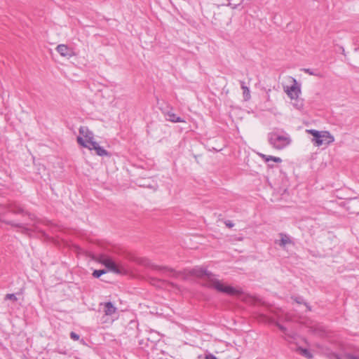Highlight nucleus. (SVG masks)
Wrapping results in <instances>:
<instances>
[{
    "label": "nucleus",
    "mask_w": 359,
    "mask_h": 359,
    "mask_svg": "<svg viewBox=\"0 0 359 359\" xmlns=\"http://www.w3.org/2000/svg\"><path fill=\"white\" fill-rule=\"evenodd\" d=\"M77 142L81 145L83 147H86L89 149L90 150H95L97 155L100 156H109V152L104 149L102 147H100L99 144L97 142H91L90 144H86V142L84 141V139L81 137L78 136L77 138Z\"/></svg>",
    "instance_id": "4"
},
{
    "label": "nucleus",
    "mask_w": 359,
    "mask_h": 359,
    "mask_svg": "<svg viewBox=\"0 0 359 359\" xmlns=\"http://www.w3.org/2000/svg\"><path fill=\"white\" fill-rule=\"evenodd\" d=\"M79 133L85 137L84 141L88 144H90L91 142L94 141V135L86 126H81L79 128Z\"/></svg>",
    "instance_id": "6"
},
{
    "label": "nucleus",
    "mask_w": 359,
    "mask_h": 359,
    "mask_svg": "<svg viewBox=\"0 0 359 359\" xmlns=\"http://www.w3.org/2000/svg\"><path fill=\"white\" fill-rule=\"evenodd\" d=\"M294 301L298 303V304H304L305 306L309 309V310H311V308L310 306L308 305L307 303L306 302H304V299L302 297H295L294 299Z\"/></svg>",
    "instance_id": "23"
},
{
    "label": "nucleus",
    "mask_w": 359,
    "mask_h": 359,
    "mask_svg": "<svg viewBox=\"0 0 359 359\" xmlns=\"http://www.w3.org/2000/svg\"><path fill=\"white\" fill-rule=\"evenodd\" d=\"M279 236L280 239L275 241V243L279 246L285 248L287 244H294L293 241L288 235L284 233H280Z\"/></svg>",
    "instance_id": "9"
},
{
    "label": "nucleus",
    "mask_w": 359,
    "mask_h": 359,
    "mask_svg": "<svg viewBox=\"0 0 359 359\" xmlns=\"http://www.w3.org/2000/svg\"><path fill=\"white\" fill-rule=\"evenodd\" d=\"M268 140L269 144L276 149H283L288 146L292 140L289 135H280L276 132L271 133L269 134Z\"/></svg>",
    "instance_id": "2"
},
{
    "label": "nucleus",
    "mask_w": 359,
    "mask_h": 359,
    "mask_svg": "<svg viewBox=\"0 0 359 359\" xmlns=\"http://www.w3.org/2000/svg\"><path fill=\"white\" fill-rule=\"evenodd\" d=\"M241 88L243 90V97L245 100H248L250 98V93L249 88L245 86L244 81H241Z\"/></svg>",
    "instance_id": "18"
},
{
    "label": "nucleus",
    "mask_w": 359,
    "mask_h": 359,
    "mask_svg": "<svg viewBox=\"0 0 359 359\" xmlns=\"http://www.w3.org/2000/svg\"><path fill=\"white\" fill-rule=\"evenodd\" d=\"M56 50L63 57H71L73 55L72 50L67 45L60 44L56 47Z\"/></svg>",
    "instance_id": "8"
},
{
    "label": "nucleus",
    "mask_w": 359,
    "mask_h": 359,
    "mask_svg": "<svg viewBox=\"0 0 359 359\" xmlns=\"http://www.w3.org/2000/svg\"><path fill=\"white\" fill-rule=\"evenodd\" d=\"M4 299H5V300L10 299V300H12L13 302H16L17 299H18L15 294H7L5 296Z\"/></svg>",
    "instance_id": "24"
},
{
    "label": "nucleus",
    "mask_w": 359,
    "mask_h": 359,
    "mask_svg": "<svg viewBox=\"0 0 359 359\" xmlns=\"http://www.w3.org/2000/svg\"><path fill=\"white\" fill-rule=\"evenodd\" d=\"M305 73L309 74V75H313L317 76H320V73H317L316 71L309 69V68H304L302 69Z\"/></svg>",
    "instance_id": "21"
},
{
    "label": "nucleus",
    "mask_w": 359,
    "mask_h": 359,
    "mask_svg": "<svg viewBox=\"0 0 359 359\" xmlns=\"http://www.w3.org/2000/svg\"><path fill=\"white\" fill-rule=\"evenodd\" d=\"M99 262L104 265L110 271L120 274L122 273L124 269L119 266L108 255L101 254L99 256Z\"/></svg>",
    "instance_id": "5"
},
{
    "label": "nucleus",
    "mask_w": 359,
    "mask_h": 359,
    "mask_svg": "<svg viewBox=\"0 0 359 359\" xmlns=\"http://www.w3.org/2000/svg\"><path fill=\"white\" fill-rule=\"evenodd\" d=\"M260 319L267 323H273V320L271 317L268 316L266 314L262 313L259 316Z\"/></svg>",
    "instance_id": "22"
},
{
    "label": "nucleus",
    "mask_w": 359,
    "mask_h": 359,
    "mask_svg": "<svg viewBox=\"0 0 359 359\" xmlns=\"http://www.w3.org/2000/svg\"><path fill=\"white\" fill-rule=\"evenodd\" d=\"M8 211L13 213V214H25L27 215L29 218L31 220H34L35 218V216L33 214L25 212V210L21 208L20 207L16 206V205H9L8 207Z\"/></svg>",
    "instance_id": "11"
},
{
    "label": "nucleus",
    "mask_w": 359,
    "mask_h": 359,
    "mask_svg": "<svg viewBox=\"0 0 359 359\" xmlns=\"http://www.w3.org/2000/svg\"><path fill=\"white\" fill-rule=\"evenodd\" d=\"M4 215L0 214V222L5 223L6 224L11 225L12 226L18 227L22 229V232L25 233H28L29 231V229L27 228L24 226L23 224L21 223H15L13 221L6 220L3 218Z\"/></svg>",
    "instance_id": "7"
},
{
    "label": "nucleus",
    "mask_w": 359,
    "mask_h": 359,
    "mask_svg": "<svg viewBox=\"0 0 359 359\" xmlns=\"http://www.w3.org/2000/svg\"><path fill=\"white\" fill-rule=\"evenodd\" d=\"M348 210L351 211V213L357 214L359 213V200L357 198L351 199L347 203Z\"/></svg>",
    "instance_id": "12"
},
{
    "label": "nucleus",
    "mask_w": 359,
    "mask_h": 359,
    "mask_svg": "<svg viewBox=\"0 0 359 359\" xmlns=\"http://www.w3.org/2000/svg\"><path fill=\"white\" fill-rule=\"evenodd\" d=\"M191 276L201 278L203 283L201 285L203 287L213 288L217 291L229 295H236L241 292L235 287L230 285H224L219 280H218L212 272L208 271L205 268L194 267L189 271Z\"/></svg>",
    "instance_id": "1"
},
{
    "label": "nucleus",
    "mask_w": 359,
    "mask_h": 359,
    "mask_svg": "<svg viewBox=\"0 0 359 359\" xmlns=\"http://www.w3.org/2000/svg\"><path fill=\"white\" fill-rule=\"evenodd\" d=\"M224 223H225L226 226L229 228H231L234 226V224L230 220H226V221H225Z\"/></svg>",
    "instance_id": "27"
},
{
    "label": "nucleus",
    "mask_w": 359,
    "mask_h": 359,
    "mask_svg": "<svg viewBox=\"0 0 359 359\" xmlns=\"http://www.w3.org/2000/svg\"><path fill=\"white\" fill-rule=\"evenodd\" d=\"M275 325L281 330L285 334L288 335L290 337L293 338V336L287 333V330L285 327L280 324L279 323H276Z\"/></svg>",
    "instance_id": "20"
},
{
    "label": "nucleus",
    "mask_w": 359,
    "mask_h": 359,
    "mask_svg": "<svg viewBox=\"0 0 359 359\" xmlns=\"http://www.w3.org/2000/svg\"><path fill=\"white\" fill-rule=\"evenodd\" d=\"M204 358L205 359H219L215 355H213L210 353L205 354Z\"/></svg>",
    "instance_id": "26"
},
{
    "label": "nucleus",
    "mask_w": 359,
    "mask_h": 359,
    "mask_svg": "<svg viewBox=\"0 0 359 359\" xmlns=\"http://www.w3.org/2000/svg\"><path fill=\"white\" fill-rule=\"evenodd\" d=\"M107 273L105 269L95 270L93 273V277L99 278L102 275Z\"/></svg>",
    "instance_id": "19"
},
{
    "label": "nucleus",
    "mask_w": 359,
    "mask_h": 359,
    "mask_svg": "<svg viewBox=\"0 0 359 359\" xmlns=\"http://www.w3.org/2000/svg\"><path fill=\"white\" fill-rule=\"evenodd\" d=\"M152 269H155V270H158V271H161L162 272H166V271H168L170 273H172V277H175L176 278L178 275L177 273L175 272L174 270L172 269H168L167 267H162V266H157V265H154V264H151L149 265Z\"/></svg>",
    "instance_id": "15"
},
{
    "label": "nucleus",
    "mask_w": 359,
    "mask_h": 359,
    "mask_svg": "<svg viewBox=\"0 0 359 359\" xmlns=\"http://www.w3.org/2000/svg\"><path fill=\"white\" fill-rule=\"evenodd\" d=\"M104 311L105 315L111 316L116 313V308L111 302H106L104 305Z\"/></svg>",
    "instance_id": "14"
},
{
    "label": "nucleus",
    "mask_w": 359,
    "mask_h": 359,
    "mask_svg": "<svg viewBox=\"0 0 359 359\" xmlns=\"http://www.w3.org/2000/svg\"><path fill=\"white\" fill-rule=\"evenodd\" d=\"M297 351L301 354L302 356L306 358H313V355L311 353V352L307 349L302 347H298L297 349Z\"/></svg>",
    "instance_id": "17"
},
{
    "label": "nucleus",
    "mask_w": 359,
    "mask_h": 359,
    "mask_svg": "<svg viewBox=\"0 0 359 359\" xmlns=\"http://www.w3.org/2000/svg\"><path fill=\"white\" fill-rule=\"evenodd\" d=\"M346 358L347 359H359V358L358 356L351 355V354H348L346 355Z\"/></svg>",
    "instance_id": "28"
},
{
    "label": "nucleus",
    "mask_w": 359,
    "mask_h": 359,
    "mask_svg": "<svg viewBox=\"0 0 359 359\" xmlns=\"http://www.w3.org/2000/svg\"><path fill=\"white\" fill-rule=\"evenodd\" d=\"M70 337L74 341H77V340L79 339L80 336L78 334H76V332H70Z\"/></svg>",
    "instance_id": "25"
},
{
    "label": "nucleus",
    "mask_w": 359,
    "mask_h": 359,
    "mask_svg": "<svg viewBox=\"0 0 359 359\" xmlns=\"http://www.w3.org/2000/svg\"><path fill=\"white\" fill-rule=\"evenodd\" d=\"M268 165H269V167H271V168H272V167L273 166V164H270V163H269V164H268Z\"/></svg>",
    "instance_id": "29"
},
{
    "label": "nucleus",
    "mask_w": 359,
    "mask_h": 359,
    "mask_svg": "<svg viewBox=\"0 0 359 359\" xmlns=\"http://www.w3.org/2000/svg\"><path fill=\"white\" fill-rule=\"evenodd\" d=\"M166 120L173 123H182L184 121L180 116H177L175 113L172 111H168L165 114Z\"/></svg>",
    "instance_id": "13"
},
{
    "label": "nucleus",
    "mask_w": 359,
    "mask_h": 359,
    "mask_svg": "<svg viewBox=\"0 0 359 359\" xmlns=\"http://www.w3.org/2000/svg\"><path fill=\"white\" fill-rule=\"evenodd\" d=\"M307 132L313 136L312 142L318 147L330 144L334 140V137L328 131L320 132L311 129Z\"/></svg>",
    "instance_id": "3"
},
{
    "label": "nucleus",
    "mask_w": 359,
    "mask_h": 359,
    "mask_svg": "<svg viewBox=\"0 0 359 359\" xmlns=\"http://www.w3.org/2000/svg\"><path fill=\"white\" fill-rule=\"evenodd\" d=\"M294 84L292 85L290 87H287V89L286 90L287 95L291 99L297 98L299 96V94L301 92L299 87L296 86V80L295 79H294Z\"/></svg>",
    "instance_id": "10"
},
{
    "label": "nucleus",
    "mask_w": 359,
    "mask_h": 359,
    "mask_svg": "<svg viewBox=\"0 0 359 359\" xmlns=\"http://www.w3.org/2000/svg\"><path fill=\"white\" fill-rule=\"evenodd\" d=\"M260 156L266 163H269V161H273L276 163H281L282 162V159L279 157H276V156H267L265 154H260Z\"/></svg>",
    "instance_id": "16"
}]
</instances>
